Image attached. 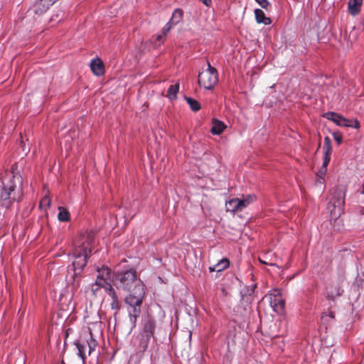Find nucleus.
<instances>
[{
	"instance_id": "obj_27",
	"label": "nucleus",
	"mask_w": 364,
	"mask_h": 364,
	"mask_svg": "<svg viewBox=\"0 0 364 364\" xmlns=\"http://www.w3.org/2000/svg\"><path fill=\"white\" fill-rule=\"evenodd\" d=\"M255 1L263 9H267L269 2L267 0H255Z\"/></svg>"
},
{
	"instance_id": "obj_6",
	"label": "nucleus",
	"mask_w": 364,
	"mask_h": 364,
	"mask_svg": "<svg viewBox=\"0 0 364 364\" xmlns=\"http://www.w3.org/2000/svg\"><path fill=\"white\" fill-rule=\"evenodd\" d=\"M218 82L217 70L208 62V68L200 73L198 77L199 85L206 90L213 89Z\"/></svg>"
},
{
	"instance_id": "obj_23",
	"label": "nucleus",
	"mask_w": 364,
	"mask_h": 364,
	"mask_svg": "<svg viewBox=\"0 0 364 364\" xmlns=\"http://www.w3.org/2000/svg\"><path fill=\"white\" fill-rule=\"evenodd\" d=\"M185 99L192 111L198 112L200 109V105L196 100L189 97H186Z\"/></svg>"
},
{
	"instance_id": "obj_12",
	"label": "nucleus",
	"mask_w": 364,
	"mask_h": 364,
	"mask_svg": "<svg viewBox=\"0 0 364 364\" xmlns=\"http://www.w3.org/2000/svg\"><path fill=\"white\" fill-rule=\"evenodd\" d=\"M323 151H324V156H323V166L319 171V173L321 174L326 173V167L330 162L331 155L332 153L331 140L328 136H326L324 138Z\"/></svg>"
},
{
	"instance_id": "obj_19",
	"label": "nucleus",
	"mask_w": 364,
	"mask_h": 364,
	"mask_svg": "<svg viewBox=\"0 0 364 364\" xmlns=\"http://www.w3.org/2000/svg\"><path fill=\"white\" fill-rule=\"evenodd\" d=\"M255 16L256 21L258 23H264V25H269L272 22L270 18L267 17L264 11L259 9L255 10Z\"/></svg>"
},
{
	"instance_id": "obj_22",
	"label": "nucleus",
	"mask_w": 364,
	"mask_h": 364,
	"mask_svg": "<svg viewBox=\"0 0 364 364\" xmlns=\"http://www.w3.org/2000/svg\"><path fill=\"white\" fill-rule=\"evenodd\" d=\"M59 213L58 215V220L61 222H67L70 220V213L64 207H59Z\"/></svg>"
},
{
	"instance_id": "obj_18",
	"label": "nucleus",
	"mask_w": 364,
	"mask_h": 364,
	"mask_svg": "<svg viewBox=\"0 0 364 364\" xmlns=\"http://www.w3.org/2000/svg\"><path fill=\"white\" fill-rule=\"evenodd\" d=\"M98 274L97 276V281H101L104 284H109L107 283V280L110 278V269L108 267H103L101 269H97Z\"/></svg>"
},
{
	"instance_id": "obj_7",
	"label": "nucleus",
	"mask_w": 364,
	"mask_h": 364,
	"mask_svg": "<svg viewBox=\"0 0 364 364\" xmlns=\"http://www.w3.org/2000/svg\"><path fill=\"white\" fill-rule=\"evenodd\" d=\"M156 328L155 321L152 319H148L145 321L143 329L139 335V348L144 352L147 350L151 338L155 340L154 332Z\"/></svg>"
},
{
	"instance_id": "obj_28",
	"label": "nucleus",
	"mask_w": 364,
	"mask_h": 364,
	"mask_svg": "<svg viewBox=\"0 0 364 364\" xmlns=\"http://www.w3.org/2000/svg\"><path fill=\"white\" fill-rule=\"evenodd\" d=\"M340 295H341V288L338 287L337 289L336 293L335 294H333V293H328V296H327V298L329 299L333 300L336 296H340Z\"/></svg>"
},
{
	"instance_id": "obj_11",
	"label": "nucleus",
	"mask_w": 364,
	"mask_h": 364,
	"mask_svg": "<svg viewBox=\"0 0 364 364\" xmlns=\"http://www.w3.org/2000/svg\"><path fill=\"white\" fill-rule=\"evenodd\" d=\"M183 11L181 9H176L172 14L171 19L163 27L162 32L164 34H167L173 26L178 24L183 21Z\"/></svg>"
},
{
	"instance_id": "obj_25",
	"label": "nucleus",
	"mask_w": 364,
	"mask_h": 364,
	"mask_svg": "<svg viewBox=\"0 0 364 364\" xmlns=\"http://www.w3.org/2000/svg\"><path fill=\"white\" fill-rule=\"evenodd\" d=\"M342 127L358 129L360 127V123L356 119H346V122L343 123Z\"/></svg>"
},
{
	"instance_id": "obj_26",
	"label": "nucleus",
	"mask_w": 364,
	"mask_h": 364,
	"mask_svg": "<svg viewBox=\"0 0 364 364\" xmlns=\"http://www.w3.org/2000/svg\"><path fill=\"white\" fill-rule=\"evenodd\" d=\"M333 138L335 141L338 143V144H341L343 141V136L341 132H336L333 134Z\"/></svg>"
},
{
	"instance_id": "obj_1",
	"label": "nucleus",
	"mask_w": 364,
	"mask_h": 364,
	"mask_svg": "<svg viewBox=\"0 0 364 364\" xmlns=\"http://www.w3.org/2000/svg\"><path fill=\"white\" fill-rule=\"evenodd\" d=\"M112 282L117 289L130 292L125 297L124 302L127 306L130 322L135 326L141 312V305L145 296L144 284L137 278L136 272L134 269L115 274Z\"/></svg>"
},
{
	"instance_id": "obj_14",
	"label": "nucleus",
	"mask_w": 364,
	"mask_h": 364,
	"mask_svg": "<svg viewBox=\"0 0 364 364\" xmlns=\"http://www.w3.org/2000/svg\"><path fill=\"white\" fill-rule=\"evenodd\" d=\"M90 69L93 74L97 76H102L105 74V65L99 58L93 59L90 63Z\"/></svg>"
},
{
	"instance_id": "obj_13",
	"label": "nucleus",
	"mask_w": 364,
	"mask_h": 364,
	"mask_svg": "<svg viewBox=\"0 0 364 364\" xmlns=\"http://www.w3.org/2000/svg\"><path fill=\"white\" fill-rule=\"evenodd\" d=\"M105 291L111 298L110 306L112 310L116 311L114 313V314L116 315L119 310L120 309V303L119 301L117 294L114 287L111 284H109L108 287H105Z\"/></svg>"
},
{
	"instance_id": "obj_30",
	"label": "nucleus",
	"mask_w": 364,
	"mask_h": 364,
	"mask_svg": "<svg viewBox=\"0 0 364 364\" xmlns=\"http://www.w3.org/2000/svg\"><path fill=\"white\" fill-rule=\"evenodd\" d=\"M43 203H46L48 206L50 205V200L47 198H44L43 200H41V203H40V206H41Z\"/></svg>"
},
{
	"instance_id": "obj_15",
	"label": "nucleus",
	"mask_w": 364,
	"mask_h": 364,
	"mask_svg": "<svg viewBox=\"0 0 364 364\" xmlns=\"http://www.w3.org/2000/svg\"><path fill=\"white\" fill-rule=\"evenodd\" d=\"M363 0H349L348 3V13L352 16L358 15L363 4Z\"/></svg>"
},
{
	"instance_id": "obj_32",
	"label": "nucleus",
	"mask_w": 364,
	"mask_h": 364,
	"mask_svg": "<svg viewBox=\"0 0 364 364\" xmlns=\"http://www.w3.org/2000/svg\"><path fill=\"white\" fill-rule=\"evenodd\" d=\"M362 193H364V183H363V186Z\"/></svg>"
},
{
	"instance_id": "obj_10",
	"label": "nucleus",
	"mask_w": 364,
	"mask_h": 364,
	"mask_svg": "<svg viewBox=\"0 0 364 364\" xmlns=\"http://www.w3.org/2000/svg\"><path fill=\"white\" fill-rule=\"evenodd\" d=\"M269 302L275 311L281 312L283 311L285 301L282 298L280 290L274 289L272 292L269 294Z\"/></svg>"
},
{
	"instance_id": "obj_5",
	"label": "nucleus",
	"mask_w": 364,
	"mask_h": 364,
	"mask_svg": "<svg viewBox=\"0 0 364 364\" xmlns=\"http://www.w3.org/2000/svg\"><path fill=\"white\" fill-rule=\"evenodd\" d=\"M55 2V0H37L27 11L23 20L26 23H33L41 18Z\"/></svg>"
},
{
	"instance_id": "obj_21",
	"label": "nucleus",
	"mask_w": 364,
	"mask_h": 364,
	"mask_svg": "<svg viewBox=\"0 0 364 364\" xmlns=\"http://www.w3.org/2000/svg\"><path fill=\"white\" fill-rule=\"evenodd\" d=\"M179 90V83L171 85L167 91L166 97L170 100H176Z\"/></svg>"
},
{
	"instance_id": "obj_9",
	"label": "nucleus",
	"mask_w": 364,
	"mask_h": 364,
	"mask_svg": "<svg viewBox=\"0 0 364 364\" xmlns=\"http://www.w3.org/2000/svg\"><path fill=\"white\" fill-rule=\"evenodd\" d=\"M345 203V193L341 189H336L332 193L328 208L332 216H340L343 210Z\"/></svg>"
},
{
	"instance_id": "obj_29",
	"label": "nucleus",
	"mask_w": 364,
	"mask_h": 364,
	"mask_svg": "<svg viewBox=\"0 0 364 364\" xmlns=\"http://www.w3.org/2000/svg\"><path fill=\"white\" fill-rule=\"evenodd\" d=\"M167 34H164L161 31V33L158 35L156 38V42L159 43V44H161L165 41V37Z\"/></svg>"
},
{
	"instance_id": "obj_4",
	"label": "nucleus",
	"mask_w": 364,
	"mask_h": 364,
	"mask_svg": "<svg viewBox=\"0 0 364 364\" xmlns=\"http://www.w3.org/2000/svg\"><path fill=\"white\" fill-rule=\"evenodd\" d=\"M75 345L78 350L77 355L85 363L87 358L86 351L87 350V354L90 355L95 350L97 342L93 338L92 333L89 329L87 332L80 336V338L75 342Z\"/></svg>"
},
{
	"instance_id": "obj_2",
	"label": "nucleus",
	"mask_w": 364,
	"mask_h": 364,
	"mask_svg": "<svg viewBox=\"0 0 364 364\" xmlns=\"http://www.w3.org/2000/svg\"><path fill=\"white\" fill-rule=\"evenodd\" d=\"M94 244L95 234L92 231H86L79 235L73 252L74 257L73 262V277L80 275L86 266Z\"/></svg>"
},
{
	"instance_id": "obj_17",
	"label": "nucleus",
	"mask_w": 364,
	"mask_h": 364,
	"mask_svg": "<svg viewBox=\"0 0 364 364\" xmlns=\"http://www.w3.org/2000/svg\"><path fill=\"white\" fill-rule=\"evenodd\" d=\"M230 265V261L227 258H223L220 259L217 264L210 266L209 267V271L210 272H220L223 271L224 269H227Z\"/></svg>"
},
{
	"instance_id": "obj_3",
	"label": "nucleus",
	"mask_w": 364,
	"mask_h": 364,
	"mask_svg": "<svg viewBox=\"0 0 364 364\" xmlns=\"http://www.w3.org/2000/svg\"><path fill=\"white\" fill-rule=\"evenodd\" d=\"M11 178L6 183H4V188L0 195L1 206L9 208L14 201L21 199L22 192V178L19 175L10 173Z\"/></svg>"
},
{
	"instance_id": "obj_16",
	"label": "nucleus",
	"mask_w": 364,
	"mask_h": 364,
	"mask_svg": "<svg viewBox=\"0 0 364 364\" xmlns=\"http://www.w3.org/2000/svg\"><path fill=\"white\" fill-rule=\"evenodd\" d=\"M323 117L326 119L333 122L336 125L340 127H342L343 123L346 122V119L341 114L333 112H326L323 114Z\"/></svg>"
},
{
	"instance_id": "obj_31",
	"label": "nucleus",
	"mask_w": 364,
	"mask_h": 364,
	"mask_svg": "<svg viewBox=\"0 0 364 364\" xmlns=\"http://www.w3.org/2000/svg\"><path fill=\"white\" fill-rule=\"evenodd\" d=\"M330 317L331 318H334V315H333V312H331L330 314H329Z\"/></svg>"
},
{
	"instance_id": "obj_8",
	"label": "nucleus",
	"mask_w": 364,
	"mask_h": 364,
	"mask_svg": "<svg viewBox=\"0 0 364 364\" xmlns=\"http://www.w3.org/2000/svg\"><path fill=\"white\" fill-rule=\"evenodd\" d=\"M257 197L254 194L242 195V198H232L225 203V208L228 212L236 213L243 210L248 205L255 202Z\"/></svg>"
},
{
	"instance_id": "obj_24",
	"label": "nucleus",
	"mask_w": 364,
	"mask_h": 364,
	"mask_svg": "<svg viewBox=\"0 0 364 364\" xmlns=\"http://www.w3.org/2000/svg\"><path fill=\"white\" fill-rule=\"evenodd\" d=\"M104 287L105 289V287H107L105 286V284H103V282H102L101 281H97L95 282V284H93L92 285V287H91V291L92 293V294L94 296H97V292L101 289V288Z\"/></svg>"
},
{
	"instance_id": "obj_20",
	"label": "nucleus",
	"mask_w": 364,
	"mask_h": 364,
	"mask_svg": "<svg viewBox=\"0 0 364 364\" xmlns=\"http://www.w3.org/2000/svg\"><path fill=\"white\" fill-rule=\"evenodd\" d=\"M225 127L226 126L223 122L218 119H213L211 133L213 134H220L223 132Z\"/></svg>"
}]
</instances>
